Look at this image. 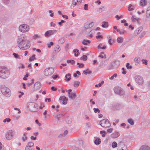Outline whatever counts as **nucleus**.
<instances>
[{"label":"nucleus","mask_w":150,"mask_h":150,"mask_svg":"<svg viewBox=\"0 0 150 150\" xmlns=\"http://www.w3.org/2000/svg\"><path fill=\"white\" fill-rule=\"evenodd\" d=\"M17 44L18 47L22 50H27L30 46V41L23 34L18 37Z\"/></svg>","instance_id":"obj_1"},{"label":"nucleus","mask_w":150,"mask_h":150,"mask_svg":"<svg viewBox=\"0 0 150 150\" xmlns=\"http://www.w3.org/2000/svg\"><path fill=\"white\" fill-rule=\"evenodd\" d=\"M118 146L119 148L118 150H127V147L123 142H121L119 143Z\"/></svg>","instance_id":"obj_12"},{"label":"nucleus","mask_w":150,"mask_h":150,"mask_svg":"<svg viewBox=\"0 0 150 150\" xmlns=\"http://www.w3.org/2000/svg\"><path fill=\"white\" fill-rule=\"evenodd\" d=\"M117 146V143L115 142H112V147L113 148H115Z\"/></svg>","instance_id":"obj_46"},{"label":"nucleus","mask_w":150,"mask_h":150,"mask_svg":"<svg viewBox=\"0 0 150 150\" xmlns=\"http://www.w3.org/2000/svg\"><path fill=\"white\" fill-rule=\"evenodd\" d=\"M57 30H50L45 33V36L46 37H50L57 33Z\"/></svg>","instance_id":"obj_11"},{"label":"nucleus","mask_w":150,"mask_h":150,"mask_svg":"<svg viewBox=\"0 0 150 150\" xmlns=\"http://www.w3.org/2000/svg\"><path fill=\"white\" fill-rule=\"evenodd\" d=\"M141 59L140 57H137L134 59V61L137 63H139L140 62Z\"/></svg>","instance_id":"obj_32"},{"label":"nucleus","mask_w":150,"mask_h":150,"mask_svg":"<svg viewBox=\"0 0 150 150\" xmlns=\"http://www.w3.org/2000/svg\"><path fill=\"white\" fill-rule=\"evenodd\" d=\"M54 72V69L52 67H48L45 69L43 71L44 75L47 77L51 76Z\"/></svg>","instance_id":"obj_6"},{"label":"nucleus","mask_w":150,"mask_h":150,"mask_svg":"<svg viewBox=\"0 0 150 150\" xmlns=\"http://www.w3.org/2000/svg\"><path fill=\"white\" fill-rule=\"evenodd\" d=\"M117 76V74H115L113 75L110 78V79H113L114 78L116 77Z\"/></svg>","instance_id":"obj_62"},{"label":"nucleus","mask_w":150,"mask_h":150,"mask_svg":"<svg viewBox=\"0 0 150 150\" xmlns=\"http://www.w3.org/2000/svg\"><path fill=\"white\" fill-rule=\"evenodd\" d=\"M19 30L22 33H25L28 32L29 29L28 26L25 24L20 25L19 27Z\"/></svg>","instance_id":"obj_8"},{"label":"nucleus","mask_w":150,"mask_h":150,"mask_svg":"<svg viewBox=\"0 0 150 150\" xmlns=\"http://www.w3.org/2000/svg\"><path fill=\"white\" fill-rule=\"evenodd\" d=\"M139 150H150V148L147 145H143L140 147Z\"/></svg>","instance_id":"obj_21"},{"label":"nucleus","mask_w":150,"mask_h":150,"mask_svg":"<svg viewBox=\"0 0 150 150\" xmlns=\"http://www.w3.org/2000/svg\"><path fill=\"white\" fill-rule=\"evenodd\" d=\"M53 45V43L52 42H51L47 44V46L48 48H50Z\"/></svg>","instance_id":"obj_54"},{"label":"nucleus","mask_w":150,"mask_h":150,"mask_svg":"<svg viewBox=\"0 0 150 150\" xmlns=\"http://www.w3.org/2000/svg\"><path fill=\"white\" fill-rule=\"evenodd\" d=\"M35 54H33L31 57L29 58V60L30 61H34L35 59H36L35 58Z\"/></svg>","instance_id":"obj_39"},{"label":"nucleus","mask_w":150,"mask_h":150,"mask_svg":"<svg viewBox=\"0 0 150 150\" xmlns=\"http://www.w3.org/2000/svg\"><path fill=\"white\" fill-rule=\"evenodd\" d=\"M40 38V36L37 34H35L33 37V38L34 39H35L37 38Z\"/></svg>","instance_id":"obj_48"},{"label":"nucleus","mask_w":150,"mask_h":150,"mask_svg":"<svg viewBox=\"0 0 150 150\" xmlns=\"http://www.w3.org/2000/svg\"><path fill=\"white\" fill-rule=\"evenodd\" d=\"M146 32L145 31L143 32L139 36V37L142 38L146 34Z\"/></svg>","instance_id":"obj_49"},{"label":"nucleus","mask_w":150,"mask_h":150,"mask_svg":"<svg viewBox=\"0 0 150 150\" xmlns=\"http://www.w3.org/2000/svg\"><path fill=\"white\" fill-rule=\"evenodd\" d=\"M134 79L135 82L139 85H141L144 83V79L141 76L137 75L135 76Z\"/></svg>","instance_id":"obj_10"},{"label":"nucleus","mask_w":150,"mask_h":150,"mask_svg":"<svg viewBox=\"0 0 150 150\" xmlns=\"http://www.w3.org/2000/svg\"><path fill=\"white\" fill-rule=\"evenodd\" d=\"M53 116L54 117L57 118L58 120H59L60 118L61 117V115L58 113H54Z\"/></svg>","instance_id":"obj_29"},{"label":"nucleus","mask_w":150,"mask_h":150,"mask_svg":"<svg viewBox=\"0 0 150 150\" xmlns=\"http://www.w3.org/2000/svg\"><path fill=\"white\" fill-rule=\"evenodd\" d=\"M40 86V83L39 82H36L34 84V89L35 91L38 90Z\"/></svg>","instance_id":"obj_20"},{"label":"nucleus","mask_w":150,"mask_h":150,"mask_svg":"<svg viewBox=\"0 0 150 150\" xmlns=\"http://www.w3.org/2000/svg\"><path fill=\"white\" fill-rule=\"evenodd\" d=\"M127 122L130 124L131 125H134V122L132 119L130 118L127 120Z\"/></svg>","instance_id":"obj_38"},{"label":"nucleus","mask_w":150,"mask_h":150,"mask_svg":"<svg viewBox=\"0 0 150 150\" xmlns=\"http://www.w3.org/2000/svg\"><path fill=\"white\" fill-rule=\"evenodd\" d=\"M71 76V74L69 73L66 74L65 76V80L67 81H69L70 80Z\"/></svg>","instance_id":"obj_27"},{"label":"nucleus","mask_w":150,"mask_h":150,"mask_svg":"<svg viewBox=\"0 0 150 150\" xmlns=\"http://www.w3.org/2000/svg\"><path fill=\"white\" fill-rule=\"evenodd\" d=\"M113 130V129L112 128H109V129H108L107 130V132L109 133H111L112 132Z\"/></svg>","instance_id":"obj_61"},{"label":"nucleus","mask_w":150,"mask_h":150,"mask_svg":"<svg viewBox=\"0 0 150 150\" xmlns=\"http://www.w3.org/2000/svg\"><path fill=\"white\" fill-rule=\"evenodd\" d=\"M1 91L2 94L7 97H9L11 94L10 90L9 88L5 86L4 85H2L1 87Z\"/></svg>","instance_id":"obj_4"},{"label":"nucleus","mask_w":150,"mask_h":150,"mask_svg":"<svg viewBox=\"0 0 150 150\" xmlns=\"http://www.w3.org/2000/svg\"><path fill=\"white\" fill-rule=\"evenodd\" d=\"M67 62L68 63H70L71 64H73L74 63L75 61L73 60H67Z\"/></svg>","instance_id":"obj_43"},{"label":"nucleus","mask_w":150,"mask_h":150,"mask_svg":"<svg viewBox=\"0 0 150 150\" xmlns=\"http://www.w3.org/2000/svg\"><path fill=\"white\" fill-rule=\"evenodd\" d=\"M77 64L78 65V67L80 68H81L83 67L84 65L82 63H77Z\"/></svg>","instance_id":"obj_55"},{"label":"nucleus","mask_w":150,"mask_h":150,"mask_svg":"<svg viewBox=\"0 0 150 150\" xmlns=\"http://www.w3.org/2000/svg\"><path fill=\"white\" fill-rule=\"evenodd\" d=\"M76 95V93H74L71 94L70 95H69V97L71 99H74L75 98Z\"/></svg>","instance_id":"obj_40"},{"label":"nucleus","mask_w":150,"mask_h":150,"mask_svg":"<svg viewBox=\"0 0 150 150\" xmlns=\"http://www.w3.org/2000/svg\"><path fill=\"white\" fill-rule=\"evenodd\" d=\"M142 63L145 64V65H147V61L146 60L143 59L142 60Z\"/></svg>","instance_id":"obj_59"},{"label":"nucleus","mask_w":150,"mask_h":150,"mask_svg":"<svg viewBox=\"0 0 150 150\" xmlns=\"http://www.w3.org/2000/svg\"><path fill=\"white\" fill-rule=\"evenodd\" d=\"M94 24L93 22H92L90 23L87 22L85 23L84 24V27L86 28H88L92 27L93 25Z\"/></svg>","instance_id":"obj_16"},{"label":"nucleus","mask_w":150,"mask_h":150,"mask_svg":"<svg viewBox=\"0 0 150 150\" xmlns=\"http://www.w3.org/2000/svg\"><path fill=\"white\" fill-rule=\"evenodd\" d=\"M98 49H105L106 48V46L104 45H103L102 44H100L98 46Z\"/></svg>","instance_id":"obj_35"},{"label":"nucleus","mask_w":150,"mask_h":150,"mask_svg":"<svg viewBox=\"0 0 150 150\" xmlns=\"http://www.w3.org/2000/svg\"><path fill=\"white\" fill-rule=\"evenodd\" d=\"M10 75L9 71L6 67H0V77L2 79H6Z\"/></svg>","instance_id":"obj_2"},{"label":"nucleus","mask_w":150,"mask_h":150,"mask_svg":"<svg viewBox=\"0 0 150 150\" xmlns=\"http://www.w3.org/2000/svg\"><path fill=\"white\" fill-rule=\"evenodd\" d=\"M133 5L132 4H130L129 6L128 7V10L129 11H132L134 10V8H131V6H132Z\"/></svg>","instance_id":"obj_52"},{"label":"nucleus","mask_w":150,"mask_h":150,"mask_svg":"<svg viewBox=\"0 0 150 150\" xmlns=\"http://www.w3.org/2000/svg\"><path fill=\"white\" fill-rule=\"evenodd\" d=\"M99 57H101L102 58H103L105 57V54L103 52L101 53L99 55Z\"/></svg>","instance_id":"obj_60"},{"label":"nucleus","mask_w":150,"mask_h":150,"mask_svg":"<svg viewBox=\"0 0 150 150\" xmlns=\"http://www.w3.org/2000/svg\"><path fill=\"white\" fill-rule=\"evenodd\" d=\"M59 76L57 75H53L52 76V78L54 80L55 79L57 78H59Z\"/></svg>","instance_id":"obj_57"},{"label":"nucleus","mask_w":150,"mask_h":150,"mask_svg":"<svg viewBox=\"0 0 150 150\" xmlns=\"http://www.w3.org/2000/svg\"><path fill=\"white\" fill-rule=\"evenodd\" d=\"M148 4V1L147 0H140L139 5L142 7L146 6Z\"/></svg>","instance_id":"obj_14"},{"label":"nucleus","mask_w":150,"mask_h":150,"mask_svg":"<svg viewBox=\"0 0 150 150\" xmlns=\"http://www.w3.org/2000/svg\"><path fill=\"white\" fill-rule=\"evenodd\" d=\"M91 42V41L90 40H83L82 42V44L85 45H87L88 44L90 43Z\"/></svg>","instance_id":"obj_31"},{"label":"nucleus","mask_w":150,"mask_h":150,"mask_svg":"<svg viewBox=\"0 0 150 150\" xmlns=\"http://www.w3.org/2000/svg\"><path fill=\"white\" fill-rule=\"evenodd\" d=\"M73 52L74 53V55L76 57L78 56L79 54V50L77 49H75L73 50Z\"/></svg>","instance_id":"obj_34"},{"label":"nucleus","mask_w":150,"mask_h":150,"mask_svg":"<svg viewBox=\"0 0 150 150\" xmlns=\"http://www.w3.org/2000/svg\"><path fill=\"white\" fill-rule=\"evenodd\" d=\"M114 91L115 93L120 96H123L125 92L123 89L120 87L116 86L114 88Z\"/></svg>","instance_id":"obj_5"},{"label":"nucleus","mask_w":150,"mask_h":150,"mask_svg":"<svg viewBox=\"0 0 150 150\" xmlns=\"http://www.w3.org/2000/svg\"><path fill=\"white\" fill-rule=\"evenodd\" d=\"M13 55L15 58H18L19 59H20V58L19 57V56L18 54L15 53H13Z\"/></svg>","instance_id":"obj_63"},{"label":"nucleus","mask_w":150,"mask_h":150,"mask_svg":"<svg viewBox=\"0 0 150 150\" xmlns=\"http://www.w3.org/2000/svg\"><path fill=\"white\" fill-rule=\"evenodd\" d=\"M54 50L55 52H58L60 51L61 48L59 45H57L54 48Z\"/></svg>","instance_id":"obj_26"},{"label":"nucleus","mask_w":150,"mask_h":150,"mask_svg":"<svg viewBox=\"0 0 150 150\" xmlns=\"http://www.w3.org/2000/svg\"><path fill=\"white\" fill-rule=\"evenodd\" d=\"M2 1L6 4H8L10 2V0H2Z\"/></svg>","instance_id":"obj_51"},{"label":"nucleus","mask_w":150,"mask_h":150,"mask_svg":"<svg viewBox=\"0 0 150 150\" xmlns=\"http://www.w3.org/2000/svg\"><path fill=\"white\" fill-rule=\"evenodd\" d=\"M15 136V131L12 129L8 130L6 133L5 136V139L10 141Z\"/></svg>","instance_id":"obj_3"},{"label":"nucleus","mask_w":150,"mask_h":150,"mask_svg":"<svg viewBox=\"0 0 150 150\" xmlns=\"http://www.w3.org/2000/svg\"><path fill=\"white\" fill-rule=\"evenodd\" d=\"M123 38L121 37H118L117 40V42L119 43H122L123 42Z\"/></svg>","instance_id":"obj_30"},{"label":"nucleus","mask_w":150,"mask_h":150,"mask_svg":"<svg viewBox=\"0 0 150 150\" xmlns=\"http://www.w3.org/2000/svg\"><path fill=\"white\" fill-rule=\"evenodd\" d=\"M18 93L19 95H18V97L19 98H21V96L24 95V93L21 91H19Z\"/></svg>","instance_id":"obj_53"},{"label":"nucleus","mask_w":150,"mask_h":150,"mask_svg":"<svg viewBox=\"0 0 150 150\" xmlns=\"http://www.w3.org/2000/svg\"><path fill=\"white\" fill-rule=\"evenodd\" d=\"M132 20L133 22H134L137 21L138 20V19L135 18L134 16H133L132 17Z\"/></svg>","instance_id":"obj_45"},{"label":"nucleus","mask_w":150,"mask_h":150,"mask_svg":"<svg viewBox=\"0 0 150 150\" xmlns=\"http://www.w3.org/2000/svg\"><path fill=\"white\" fill-rule=\"evenodd\" d=\"M11 121V119L9 118H6L4 119L3 121V122L4 123L6 122H9Z\"/></svg>","instance_id":"obj_47"},{"label":"nucleus","mask_w":150,"mask_h":150,"mask_svg":"<svg viewBox=\"0 0 150 150\" xmlns=\"http://www.w3.org/2000/svg\"><path fill=\"white\" fill-rule=\"evenodd\" d=\"M81 0H72V4L74 5L73 7L77 5H79L81 3Z\"/></svg>","instance_id":"obj_18"},{"label":"nucleus","mask_w":150,"mask_h":150,"mask_svg":"<svg viewBox=\"0 0 150 150\" xmlns=\"http://www.w3.org/2000/svg\"><path fill=\"white\" fill-rule=\"evenodd\" d=\"M88 4H85L83 7L84 9L85 10H88Z\"/></svg>","instance_id":"obj_56"},{"label":"nucleus","mask_w":150,"mask_h":150,"mask_svg":"<svg viewBox=\"0 0 150 150\" xmlns=\"http://www.w3.org/2000/svg\"><path fill=\"white\" fill-rule=\"evenodd\" d=\"M106 8L105 6H101L97 10V11L99 13H100L105 11Z\"/></svg>","instance_id":"obj_23"},{"label":"nucleus","mask_w":150,"mask_h":150,"mask_svg":"<svg viewBox=\"0 0 150 150\" xmlns=\"http://www.w3.org/2000/svg\"><path fill=\"white\" fill-rule=\"evenodd\" d=\"M146 18H148L150 16V6L147 8L146 12Z\"/></svg>","instance_id":"obj_22"},{"label":"nucleus","mask_w":150,"mask_h":150,"mask_svg":"<svg viewBox=\"0 0 150 150\" xmlns=\"http://www.w3.org/2000/svg\"><path fill=\"white\" fill-rule=\"evenodd\" d=\"M126 67L128 69H131L132 68V66L130 65L129 63H126Z\"/></svg>","instance_id":"obj_42"},{"label":"nucleus","mask_w":150,"mask_h":150,"mask_svg":"<svg viewBox=\"0 0 150 150\" xmlns=\"http://www.w3.org/2000/svg\"><path fill=\"white\" fill-rule=\"evenodd\" d=\"M36 107L35 103L33 102H30L28 103L26 105L27 108L30 111H35Z\"/></svg>","instance_id":"obj_9"},{"label":"nucleus","mask_w":150,"mask_h":150,"mask_svg":"<svg viewBox=\"0 0 150 150\" xmlns=\"http://www.w3.org/2000/svg\"><path fill=\"white\" fill-rule=\"evenodd\" d=\"M80 83V82L78 81H76L74 82V86L75 87H78L79 84Z\"/></svg>","instance_id":"obj_36"},{"label":"nucleus","mask_w":150,"mask_h":150,"mask_svg":"<svg viewBox=\"0 0 150 150\" xmlns=\"http://www.w3.org/2000/svg\"><path fill=\"white\" fill-rule=\"evenodd\" d=\"M94 141L95 144L96 145H98L100 144L101 140L99 137H96L94 138Z\"/></svg>","instance_id":"obj_15"},{"label":"nucleus","mask_w":150,"mask_h":150,"mask_svg":"<svg viewBox=\"0 0 150 150\" xmlns=\"http://www.w3.org/2000/svg\"><path fill=\"white\" fill-rule=\"evenodd\" d=\"M100 123L101 126L103 127L107 128L109 127L110 125V123L107 119H104L101 120Z\"/></svg>","instance_id":"obj_7"},{"label":"nucleus","mask_w":150,"mask_h":150,"mask_svg":"<svg viewBox=\"0 0 150 150\" xmlns=\"http://www.w3.org/2000/svg\"><path fill=\"white\" fill-rule=\"evenodd\" d=\"M34 145V144L33 142H28L25 147V150H32Z\"/></svg>","instance_id":"obj_13"},{"label":"nucleus","mask_w":150,"mask_h":150,"mask_svg":"<svg viewBox=\"0 0 150 150\" xmlns=\"http://www.w3.org/2000/svg\"><path fill=\"white\" fill-rule=\"evenodd\" d=\"M81 59L83 60V61H86L87 59V56L86 55H84L81 57Z\"/></svg>","instance_id":"obj_44"},{"label":"nucleus","mask_w":150,"mask_h":150,"mask_svg":"<svg viewBox=\"0 0 150 150\" xmlns=\"http://www.w3.org/2000/svg\"><path fill=\"white\" fill-rule=\"evenodd\" d=\"M137 13L139 15H140L142 13H144V11L143 10L141 11H138Z\"/></svg>","instance_id":"obj_64"},{"label":"nucleus","mask_w":150,"mask_h":150,"mask_svg":"<svg viewBox=\"0 0 150 150\" xmlns=\"http://www.w3.org/2000/svg\"><path fill=\"white\" fill-rule=\"evenodd\" d=\"M65 42L64 38H61L58 41V43L59 44H62L64 43Z\"/></svg>","instance_id":"obj_41"},{"label":"nucleus","mask_w":150,"mask_h":150,"mask_svg":"<svg viewBox=\"0 0 150 150\" xmlns=\"http://www.w3.org/2000/svg\"><path fill=\"white\" fill-rule=\"evenodd\" d=\"M68 131L67 130H65L63 134H61L58 136L59 137H62L65 136L68 133Z\"/></svg>","instance_id":"obj_33"},{"label":"nucleus","mask_w":150,"mask_h":150,"mask_svg":"<svg viewBox=\"0 0 150 150\" xmlns=\"http://www.w3.org/2000/svg\"><path fill=\"white\" fill-rule=\"evenodd\" d=\"M108 23L105 21H103L102 23V27L103 28H106L108 27Z\"/></svg>","instance_id":"obj_28"},{"label":"nucleus","mask_w":150,"mask_h":150,"mask_svg":"<svg viewBox=\"0 0 150 150\" xmlns=\"http://www.w3.org/2000/svg\"><path fill=\"white\" fill-rule=\"evenodd\" d=\"M100 133L102 134V136L103 137H104L105 136L106 132H105V131H100Z\"/></svg>","instance_id":"obj_50"},{"label":"nucleus","mask_w":150,"mask_h":150,"mask_svg":"<svg viewBox=\"0 0 150 150\" xmlns=\"http://www.w3.org/2000/svg\"><path fill=\"white\" fill-rule=\"evenodd\" d=\"M59 100H60L63 101V102L62 103L64 105H65L67 103V99L64 96L60 97L59 98Z\"/></svg>","instance_id":"obj_17"},{"label":"nucleus","mask_w":150,"mask_h":150,"mask_svg":"<svg viewBox=\"0 0 150 150\" xmlns=\"http://www.w3.org/2000/svg\"><path fill=\"white\" fill-rule=\"evenodd\" d=\"M27 133L26 132H25L22 136V140L23 142H25L27 139Z\"/></svg>","instance_id":"obj_24"},{"label":"nucleus","mask_w":150,"mask_h":150,"mask_svg":"<svg viewBox=\"0 0 150 150\" xmlns=\"http://www.w3.org/2000/svg\"><path fill=\"white\" fill-rule=\"evenodd\" d=\"M142 28L140 27L137 28L135 31V33L137 35H138L142 31Z\"/></svg>","instance_id":"obj_25"},{"label":"nucleus","mask_w":150,"mask_h":150,"mask_svg":"<svg viewBox=\"0 0 150 150\" xmlns=\"http://www.w3.org/2000/svg\"><path fill=\"white\" fill-rule=\"evenodd\" d=\"M83 72L85 75H87L88 74H90L91 73V71L88 69L83 70Z\"/></svg>","instance_id":"obj_37"},{"label":"nucleus","mask_w":150,"mask_h":150,"mask_svg":"<svg viewBox=\"0 0 150 150\" xmlns=\"http://www.w3.org/2000/svg\"><path fill=\"white\" fill-rule=\"evenodd\" d=\"M93 110H94V112L95 113L98 112L99 113L100 112V110H99V109L98 108H93Z\"/></svg>","instance_id":"obj_58"},{"label":"nucleus","mask_w":150,"mask_h":150,"mask_svg":"<svg viewBox=\"0 0 150 150\" xmlns=\"http://www.w3.org/2000/svg\"><path fill=\"white\" fill-rule=\"evenodd\" d=\"M120 135L119 132H115L111 134V137L113 138H116L119 137Z\"/></svg>","instance_id":"obj_19"}]
</instances>
